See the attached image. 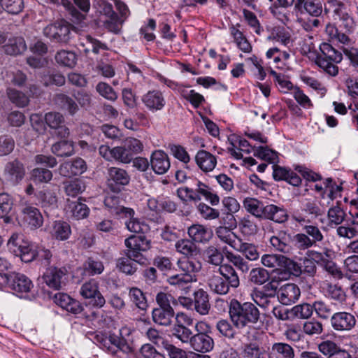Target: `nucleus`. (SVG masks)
<instances>
[{
	"label": "nucleus",
	"instance_id": "obj_16",
	"mask_svg": "<svg viewBox=\"0 0 358 358\" xmlns=\"http://www.w3.org/2000/svg\"><path fill=\"white\" fill-rule=\"evenodd\" d=\"M176 264L180 273L193 282L197 280L196 274L201 269V263L199 260L182 257L178 260Z\"/></svg>",
	"mask_w": 358,
	"mask_h": 358
},
{
	"label": "nucleus",
	"instance_id": "obj_55",
	"mask_svg": "<svg viewBox=\"0 0 358 358\" xmlns=\"http://www.w3.org/2000/svg\"><path fill=\"white\" fill-rule=\"evenodd\" d=\"M254 155L270 164H276L278 162V152L269 149L268 147H259L255 150Z\"/></svg>",
	"mask_w": 358,
	"mask_h": 358
},
{
	"label": "nucleus",
	"instance_id": "obj_31",
	"mask_svg": "<svg viewBox=\"0 0 358 358\" xmlns=\"http://www.w3.org/2000/svg\"><path fill=\"white\" fill-rule=\"evenodd\" d=\"M24 220L34 229L39 228L43 223V216L38 208L28 206L22 209Z\"/></svg>",
	"mask_w": 358,
	"mask_h": 358
},
{
	"label": "nucleus",
	"instance_id": "obj_26",
	"mask_svg": "<svg viewBox=\"0 0 358 358\" xmlns=\"http://www.w3.org/2000/svg\"><path fill=\"white\" fill-rule=\"evenodd\" d=\"M243 358H272L271 352L266 350L258 342H250L243 347Z\"/></svg>",
	"mask_w": 358,
	"mask_h": 358
},
{
	"label": "nucleus",
	"instance_id": "obj_43",
	"mask_svg": "<svg viewBox=\"0 0 358 358\" xmlns=\"http://www.w3.org/2000/svg\"><path fill=\"white\" fill-rule=\"evenodd\" d=\"M231 229L229 227H227V226H220L215 229V234L220 241L234 248L238 238Z\"/></svg>",
	"mask_w": 358,
	"mask_h": 358
},
{
	"label": "nucleus",
	"instance_id": "obj_61",
	"mask_svg": "<svg viewBox=\"0 0 358 358\" xmlns=\"http://www.w3.org/2000/svg\"><path fill=\"white\" fill-rule=\"evenodd\" d=\"M129 296L132 303L139 309L145 310L148 307L147 301L143 292L137 288L132 287L129 290Z\"/></svg>",
	"mask_w": 358,
	"mask_h": 358
},
{
	"label": "nucleus",
	"instance_id": "obj_5",
	"mask_svg": "<svg viewBox=\"0 0 358 358\" xmlns=\"http://www.w3.org/2000/svg\"><path fill=\"white\" fill-rule=\"evenodd\" d=\"M185 324L189 325L192 320L183 313H178L176 316V323L171 329L172 335L182 343L189 344L193 333Z\"/></svg>",
	"mask_w": 358,
	"mask_h": 358
},
{
	"label": "nucleus",
	"instance_id": "obj_17",
	"mask_svg": "<svg viewBox=\"0 0 358 358\" xmlns=\"http://www.w3.org/2000/svg\"><path fill=\"white\" fill-rule=\"evenodd\" d=\"M108 183L113 191H120V186L127 185L130 180L127 172L118 167H110L108 170Z\"/></svg>",
	"mask_w": 358,
	"mask_h": 358
},
{
	"label": "nucleus",
	"instance_id": "obj_18",
	"mask_svg": "<svg viewBox=\"0 0 358 358\" xmlns=\"http://www.w3.org/2000/svg\"><path fill=\"white\" fill-rule=\"evenodd\" d=\"M54 301L62 309L74 315L79 314L83 310V307L78 301L65 293H57L54 296Z\"/></svg>",
	"mask_w": 358,
	"mask_h": 358
},
{
	"label": "nucleus",
	"instance_id": "obj_48",
	"mask_svg": "<svg viewBox=\"0 0 358 358\" xmlns=\"http://www.w3.org/2000/svg\"><path fill=\"white\" fill-rule=\"evenodd\" d=\"M71 234L70 225L62 221H56L52 227V235L57 240H67Z\"/></svg>",
	"mask_w": 358,
	"mask_h": 358
},
{
	"label": "nucleus",
	"instance_id": "obj_45",
	"mask_svg": "<svg viewBox=\"0 0 358 358\" xmlns=\"http://www.w3.org/2000/svg\"><path fill=\"white\" fill-rule=\"evenodd\" d=\"M325 33L333 41H337L346 45H350L351 43V39L347 35V33H343L339 31L335 24H327L325 28Z\"/></svg>",
	"mask_w": 358,
	"mask_h": 358
},
{
	"label": "nucleus",
	"instance_id": "obj_12",
	"mask_svg": "<svg viewBox=\"0 0 358 358\" xmlns=\"http://www.w3.org/2000/svg\"><path fill=\"white\" fill-rule=\"evenodd\" d=\"M142 103L151 112L162 110L166 105L163 93L157 90H149L141 97Z\"/></svg>",
	"mask_w": 358,
	"mask_h": 358
},
{
	"label": "nucleus",
	"instance_id": "obj_25",
	"mask_svg": "<svg viewBox=\"0 0 358 358\" xmlns=\"http://www.w3.org/2000/svg\"><path fill=\"white\" fill-rule=\"evenodd\" d=\"M262 219L272 220L277 223H283L288 219L287 210L273 204L264 206Z\"/></svg>",
	"mask_w": 358,
	"mask_h": 358
},
{
	"label": "nucleus",
	"instance_id": "obj_51",
	"mask_svg": "<svg viewBox=\"0 0 358 358\" xmlns=\"http://www.w3.org/2000/svg\"><path fill=\"white\" fill-rule=\"evenodd\" d=\"M290 313L292 320L295 318L308 319L313 315V306L307 303L296 305L290 308Z\"/></svg>",
	"mask_w": 358,
	"mask_h": 358
},
{
	"label": "nucleus",
	"instance_id": "obj_60",
	"mask_svg": "<svg viewBox=\"0 0 358 358\" xmlns=\"http://www.w3.org/2000/svg\"><path fill=\"white\" fill-rule=\"evenodd\" d=\"M292 243L301 250H307L315 245L314 241L305 233H299L292 236Z\"/></svg>",
	"mask_w": 358,
	"mask_h": 358
},
{
	"label": "nucleus",
	"instance_id": "obj_13",
	"mask_svg": "<svg viewBox=\"0 0 358 358\" xmlns=\"http://www.w3.org/2000/svg\"><path fill=\"white\" fill-rule=\"evenodd\" d=\"M66 273L67 270L65 268L50 267L47 268L43 278L49 287L59 289L64 284Z\"/></svg>",
	"mask_w": 358,
	"mask_h": 358
},
{
	"label": "nucleus",
	"instance_id": "obj_11",
	"mask_svg": "<svg viewBox=\"0 0 358 358\" xmlns=\"http://www.w3.org/2000/svg\"><path fill=\"white\" fill-rule=\"evenodd\" d=\"M292 219L296 222V227H301L304 233L314 241L315 244L323 241L324 236L318 226L313 224V221L301 217L299 214H293Z\"/></svg>",
	"mask_w": 358,
	"mask_h": 358
},
{
	"label": "nucleus",
	"instance_id": "obj_22",
	"mask_svg": "<svg viewBox=\"0 0 358 358\" xmlns=\"http://www.w3.org/2000/svg\"><path fill=\"white\" fill-rule=\"evenodd\" d=\"M301 295L298 286L294 283H287L283 285L278 292L279 301L283 305H289L295 303Z\"/></svg>",
	"mask_w": 358,
	"mask_h": 358
},
{
	"label": "nucleus",
	"instance_id": "obj_9",
	"mask_svg": "<svg viewBox=\"0 0 358 358\" xmlns=\"http://www.w3.org/2000/svg\"><path fill=\"white\" fill-rule=\"evenodd\" d=\"M333 13L334 20L341 22L340 26L345 30L346 33L350 34L354 31L356 27L355 21L344 3L337 2L334 5Z\"/></svg>",
	"mask_w": 358,
	"mask_h": 358
},
{
	"label": "nucleus",
	"instance_id": "obj_33",
	"mask_svg": "<svg viewBox=\"0 0 358 358\" xmlns=\"http://www.w3.org/2000/svg\"><path fill=\"white\" fill-rule=\"evenodd\" d=\"M3 48L7 55H17L27 50V45L22 37H12L7 40Z\"/></svg>",
	"mask_w": 358,
	"mask_h": 358
},
{
	"label": "nucleus",
	"instance_id": "obj_32",
	"mask_svg": "<svg viewBox=\"0 0 358 358\" xmlns=\"http://www.w3.org/2000/svg\"><path fill=\"white\" fill-rule=\"evenodd\" d=\"M175 315L173 308H154L152 312V320L155 324L168 327L172 324Z\"/></svg>",
	"mask_w": 358,
	"mask_h": 358
},
{
	"label": "nucleus",
	"instance_id": "obj_19",
	"mask_svg": "<svg viewBox=\"0 0 358 358\" xmlns=\"http://www.w3.org/2000/svg\"><path fill=\"white\" fill-rule=\"evenodd\" d=\"M116 214L124 215L126 218H129V221L125 222L127 229L133 233H143L148 229V226L140 222L138 219L134 218V211L133 209L125 207H120L117 208Z\"/></svg>",
	"mask_w": 358,
	"mask_h": 358
},
{
	"label": "nucleus",
	"instance_id": "obj_34",
	"mask_svg": "<svg viewBox=\"0 0 358 358\" xmlns=\"http://www.w3.org/2000/svg\"><path fill=\"white\" fill-rule=\"evenodd\" d=\"M218 270L220 276L231 285V288L236 289L239 286L240 279L232 265L229 264H222Z\"/></svg>",
	"mask_w": 358,
	"mask_h": 358
},
{
	"label": "nucleus",
	"instance_id": "obj_20",
	"mask_svg": "<svg viewBox=\"0 0 358 358\" xmlns=\"http://www.w3.org/2000/svg\"><path fill=\"white\" fill-rule=\"evenodd\" d=\"M150 166L155 173L162 175L168 171L171 164L168 155L163 150H157L150 156Z\"/></svg>",
	"mask_w": 358,
	"mask_h": 358
},
{
	"label": "nucleus",
	"instance_id": "obj_56",
	"mask_svg": "<svg viewBox=\"0 0 358 358\" xmlns=\"http://www.w3.org/2000/svg\"><path fill=\"white\" fill-rule=\"evenodd\" d=\"M166 281L170 285L174 286L181 290H185V292H187V289L189 288L188 285L193 282L187 276L180 273L168 277Z\"/></svg>",
	"mask_w": 358,
	"mask_h": 358
},
{
	"label": "nucleus",
	"instance_id": "obj_35",
	"mask_svg": "<svg viewBox=\"0 0 358 358\" xmlns=\"http://www.w3.org/2000/svg\"><path fill=\"white\" fill-rule=\"evenodd\" d=\"M271 355L272 358H294V350L288 343L277 342L272 344Z\"/></svg>",
	"mask_w": 358,
	"mask_h": 358
},
{
	"label": "nucleus",
	"instance_id": "obj_42",
	"mask_svg": "<svg viewBox=\"0 0 358 358\" xmlns=\"http://www.w3.org/2000/svg\"><path fill=\"white\" fill-rule=\"evenodd\" d=\"M243 205L248 213L257 218L262 219L264 206L257 199L247 197L243 200Z\"/></svg>",
	"mask_w": 358,
	"mask_h": 358
},
{
	"label": "nucleus",
	"instance_id": "obj_39",
	"mask_svg": "<svg viewBox=\"0 0 358 358\" xmlns=\"http://www.w3.org/2000/svg\"><path fill=\"white\" fill-rule=\"evenodd\" d=\"M85 182L81 178H74L64 182V189L66 194L72 197H76L85 189Z\"/></svg>",
	"mask_w": 358,
	"mask_h": 358
},
{
	"label": "nucleus",
	"instance_id": "obj_29",
	"mask_svg": "<svg viewBox=\"0 0 358 358\" xmlns=\"http://www.w3.org/2000/svg\"><path fill=\"white\" fill-rule=\"evenodd\" d=\"M10 287L18 294H27L31 291L34 285L28 277L22 273H15L10 281Z\"/></svg>",
	"mask_w": 358,
	"mask_h": 358
},
{
	"label": "nucleus",
	"instance_id": "obj_10",
	"mask_svg": "<svg viewBox=\"0 0 358 358\" xmlns=\"http://www.w3.org/2000/svg\"><path fill=\"white\" fill-rule=\"evenodd\" d=\"M262 264L268 268L287 267L291 268V266L296 273L301 272V268L298 265L286 257L281 255L265 254L262 256Z\"/></svg>",
	"mask_w": 358,
	"mask_h": 358
},
{
	"label": "nucleus",
	"instance_id": "obj_46",
	"mask_svg": "<svg viewBox=\"0 0 358 358\" xmlns=\"http://www.w3.org/2000/svg\"><path fill=\"white\" fill-rule=\"evenodd\" d=\"M38 201L43 208H55L57 198L55 192L49 189H43L36 194Z\"/></svg>",
	"mask_w": 358,
	"mask_h": 358
},
{
	"label": "nucleus",
	"instance_id": "obj_8",
	"mask_svg": "<svg viewBox=\"0 0 358 358\" xmlns=\"http://www.w3.org/2000/svg\"><path fill=\"white\" fill-rule=\"evenodd\" d=\"M25 174L24 164L18 159L10 161L5 165L4 176L13 185H18L24 179Z\"/></svg>",
	"mask_w": 358,
	"mask_h": 358
},
{
	"label": "nucleus",
	"instance_id": "obj_54",
	"mask_svg": "<svg viewBox=\"0 0 358 358\" xmlns=\"http://www.w3.org/2000/svg\"><path fill=\"white\" fill-rule=\"evenodd\" d=\"M0 6L3 10L11 15H17L24 8L23 0H0Z\"/></svg>",
	"mask_w": 358,
	"mask_h": 358
},
{
	"label": "nucleus",
	"instance_id": "obj_50",
	"mask_svg": "<svg viewBox=\"0 0 358 358\" xmlns=\"http://www.w3.org/2000/svg\"><path fill=\"white\" fill-rule=\"evenodd\" d=\"M196 191L200 196H203L212 206H217L219 204L220 197L216 194L213 193L211 188L206 184L198 181Z\"/></svg>",
	"mask_w": 358,
	"mask_h": 358
},
{
	"label": "nucleus",
	"instance_id": "obj_7",
	"mask_svg": "<svg viewBox=\"0 0 358 358\" xmlns=\"http://www.w3.org/2000/svg\"><path fill=\"white\" fill-rule=\"evenodd\" d=\"M197 323L195 326L196 333L193 334L189 345L190 348L198 352L206 353L211 351L214 347L213 338L206 332L199 331Z\"/></svg>",
	"mask_w": 358,
	"mask_h": 358
},
{
	"label": "nucleus",
	"instance_id": "obj_2",
	"mask_svg": "<svg viewBox=\"0 0 358 358\" xmlns=\"http://www.w3.org/2000/svg\"><path fill=\"white\" fill-rule=\"evenodd\" d=\"M343 59L342 53L328 43L320 45V53L317 55L315 63L326 73L335 76L338 73L337 64Z\"/></svg>",
	"mask_w": 358,
	"mask_h": 358
},
{
	"label": "nucleus",
	"instance_id": "obj_36",
	"mask_svg": "<svg viewBox=\"0 0 358 358\" xmlns=\"http://www.w3.org/2000/svg\"><path fill=\"white\" fill-rule=\"evenodd\" d=\"M127 248L147 251L150 248V241L143 235H132L124 240Z\"/></svg>",
	"mask_w": 358,
	"mask_h": 358
},
{
	"label": "nucleus",
	"instance_id": "obj_6",
	"mask_svg": "<svg viewBox=\"0 0 358 358\" xmlns=\"http://www.w3.org/2000/svg\"><path fill=\"white\" fill-rule=\"evenodd\" d=\"M81 296L90 299V303L94 307L101 308L106 303V300L99 290V283L94 279H91L85 282L80 288Z\"/></svg>",
	"mask_w": 358,
	"mask_h": 358
},
{
	"label": "nucleus",
	"instance_id": "obj_37",
	"mask_svg": "<svg viewBox=\"0 0 358 358\" xmlns=\"http://www.w3.org/2000/svg\"><path fill=\"white\" fill-rule=\"evenodd\" d=\"M208 285L210 289L215 294L225 295L229 293L231 285H229L221 276L213 275L209 278Z\"/></svg>",
	"mask_w": 358,
	"mask_h": 358
},
{
	"label": "nucleus",
	"instance_id": "obj_53",
	"mask_svg": "<svg viewBox=\"0 0 358 358\" xmlns=\"http://www.w3.org/2000/svg\"><path fill=\"white\" fill-rule=\"evenodd\" d=\"M336 233L340 237L348 239L358 236V222L353 220L350 223L338 227Z\"/></svg>",
	"mask_w": 358,
	"mask_h": 358
},
{
	"label": "nucleus",
	"instance_id": "obj_59",
	"mask_svg": "<svg viewBox=\"0 0 358 358\" xmlns=\"http://www.w3.org/2000/svg\"><path fill=\"white\" fill-rule=\"evenodd\" d=\"M269 279V273L262 267L254 268L250 271L249 280L254 284L263 285Z\"/></svg>",
	"mask_w": 358,
	"mask_h": 358
},
{
	"label": "nucleus",
	"instance_id": "obj_38",
	"mask_svg": "<svg viewBox=\"0 0 358 358\" xmlns=\"http://www.w3.org/2000/svg\"><path fill=\"white\" fill-rule=\"evenodd\" d=\"M176 251L186 257L196 255L198 254V248L196 245L191 240L182 238L176 241L175 244Z\"/></svg>",
	"mask_w": 358,
	"mask_h": 358
},
{
	"label": "nucleus",
	"instance_id": "obj_52",
	"mask_svg": "<svg viewBox=\"0 0 358 358\" xmlns=\"http://www.w3.org/2000/svg\"><path fill=\"white\" fill-rule=\"evenodd\" d=\"M238 227L241 232L245 236L255 235L258 231L257 225L251 216L248 215H245L240 220Z\"/></svg>",
	"mask_w": 358,
	"mask_h": 358
},
{
	"label": "nucleus",
	"instance_id": "obj_62",
	"mask_svg": "<svg viewBox=\"0 0 358 358\" xmlns=\"http://www.w3.org/2000/svg\"><path fill=\"white\" fill-rule=\"evenodd\" d=\"M227 260L243 273H247L250 269L248 262L240 255L234 254L232 252L226 253Z\"/></svg>",
	"mask_w": 358,
	"mask_h": 358
},
{
	"label": "nucleus",
	"instance_id": "obj_1",
	"mask_svg": "<svg viewBox=\"0 0 358 358\" xmlns=\"http://www.w3.org/2000/svg\"><path fill=\"white\" fill-rule=\"evenodd\" d=\"M229 316L233 325L238 329L257 323L260 312L257 306L251 302L241 303L236 299L229 304Z\"/></svg>",
	"mask_w": 358,
	"mask_h": 358
},
{
	"label": "nucleus",
	"instance_id": "obj_41",
	"mask_svg": "<svg viewBox=\"0 0 358 358\" xmlns=\"http://www.w3.org/2000/svg\"><path fill=\"white\" fill-rule=\"evenodd\" d=\"M51 151L58 157H70L75 152L73 142L65 140L57 142L52 145Z\"/></svg>",
	"mask_w": 358,
	"mask_h": 358
},
{
	"label": "nucleus",
	"instance_id": "obj_30",
	"mask_svg": "<svg viewBox=\"0 0 358 358\" xmlns=\"http://www.w3.org/2000/svg\"><path fill=\"white\" fill-rule=\"evenodd\" d=\"M234 249L241 253L249 261L257 260L260 255L257 245L243 242L241 238H238L237 244L234 245Z\"/></svg>",
	"mask_w": 358,
	"mask_h": 358
},
{
	"label": "nucleus",
	"instance_id": "obj_44",
	"mask_svg": "<svg viewBox=\"0 0 358 358\" xmlns=\"http://www.w3.org/2000/svg\"><path fill=\"white\" fill-rule=\"evenodd\" d=\"M204 259L215 266L222 265L224 261L223 252L214 245L208 246L203 251Z\"/></svg>",
	"mask_w": 358,
	"mask_h": 358
},
{
	"label": "nucleus",
	"instance_id": "obj_15",
	"mask_svg": "<svg viewBox=\"0 0 358 358\" xmlns=\"http://www.w3.org/2000/svg\"><path fill=\"white\" fill-rule=\"evenodd\" d=\"M87 170V164L84 159L76 157L73 160L66 161L59 168V173L64 177L81 175Z\"/></svg>",
	"mask_w": 358,
	"mask_h": 358
},
{
	"label": "nucleus",
	"instance_id": "obj_58",
	"mask_svg": "<svg viewBox=\"0 0 358 358\" xmlns=\"http://www.w3.org/2000/svg\"><path fill=\"white\" fill-rule=\"evenodd\" d=\"M270 41H275L284 45H288L292 43L290 34L283 27H276L273 29L271 34L268 36Z\"/></svg>",
	"mask_w": 358,
	"mask_h": 358
},
{
	"label": "nucleus",
	"instance_id": "obj_14",
	"mask_svg": "<svg viewBox=\"0 0 358 358\" xmlns=\"http://www.w3.org/2000/svg\"><path fill=\"white\" fill-rule=\"evenodd\" d=\"M356 324L355 316L348 312H338L331 317V324L336 331L351 330Z\"/></svg>",
	"mask_w": 358,
	"mask_h": 358
},
{
	"label": "nucleus",
	"instance_id": "obj_28",
	"mask_svg": "<svg viewBox=\"0 0 358 358\" xmlns=\"http://www.w3.org/2000/svg\"><path fill=\"white\" fill-rule=\"evenodd\" d=\"M195 161L197 166L203 172L212 171L217 165L215 156L203 150L197 152Z\"/></svg>",
	"mask_w": 358,
	"mask_h": 358
},
{
	"label": "nucleus",
	"instance_id": "obj_47",
	"mask_svg": "<svg viewBox=\"0 0 358 358\" xmlns=\"http://www.w3.org/2000/svg\"><path fill=\"white\" fill-rule=\"evenodd\" d=\"M301 212L302 213H294V214H299L301 217L309 219L310 221H313L315 219L322 215L320 208L313 201L306 203L301 208Z\"/></svg>",
	"mask_w": 358,
	"mask_h": 358
},
{
	"label": "nucleus",
	"instance_id": "obj_27",
	"mask_svg": "<svg viewBox=\"0 0 358 358\" xmlns=\"http://www.w3.org/2000/svg\"><path fill=\"white\" fill-rule=\"evenodd\" d=\"M194 310L201 315H208L210 309L209 296L203 289H199L193 294Z\"/></svg>",
	"mask_w": 358,
	"mask_h": 358
},
{
	"label": "nucleus",
	"instance_id": "obj_24",
	"mask_svg": "<svg viewBox=\"0 0 358 358\" xmlns=\"http://www.w3.org/2000/svg\"><path fill=\"white\" fill-rule=\"evenodd\" d=\"M269 242L275 250L283 253H289L292 248V235L284 231L271 236Z\"/></svg>",
	"mask_w": 358,
	"mask_h": 358
},
{
	"label": "nucleus",
	"instance_id": "obj_4",
	"mask_svg": "<svg viewBox=\"0 0 358 358\" xmlns=\"http://www.w3.org/2000/svg\"><path fill=\"white\" fill-rule=\"evenodd\" d=\"M73 27L66 20H61L47 25L43 29V34L51 41L66 44L72 37Z\"/></svg>",
	"mask_w": 358,
	"mask_h": 358
},
{
	"label": "nucleus",
	"instance_id": "obj_57",
	"mask_svg": "<svg viewBox=\"0 0 358 358\" xmlns=\"http://www.w3.org/2000/svg\"><path fill=\"white\" fill-rule=\"evenodd\" d=\"M41 82L45 86L55 85L62 86L65 84V77L60 73H43L41 76Z\"/></svg>",
	"mask_w": 358,
	"mask_h": 358
},
{
	"label": "nucleus",
	"instance_id": "obj_21",
	"mask_svg": "<svg viewBox=\"0 0 358 358\" xmlns=\"http://www.w3.org/2000/svg\"><path fill=\"white\" fill-rule=\"evenodd\" d=\"M187 234L191 240L195 243H206L213 237V231L201 224H194L188 227Z\"/></svg>",
	"mask_w": 358,
	"mask_h": 358
},
{
	"label": "nucleus",
	"instance_id": "obj_40",
	"mask_svg": "<svg viewBox=\"0 0 358 358\" xmlns=\"http://www.w3.org/2000/svg\"><path fill=\"white\" fill-rule=\"evenodd\" d=\"M55 102L62 109L66 110L71 115H74L79 110L78 105L75 100L64 94H57Z\"/></svg>",
	"mask_w": 358,
	"mask_h": 358
},
{
	"label": "nucleus",
	"instance_id": "obj_23",
	"mask_svg": "<svg viewBox=\"0 0 358 358\" xmlns=\"http://www.w3.org/2000/svg\"><path fill=\"white\" fill-rule=\"evenodd\" d=\"M273 178L276 181L285 180L293 186H299L301 182V178L291 169L273 165Z\"/></svg>",
	"mask_w": 358,
	"mask_h": 358
},
{
	"label": "nucleus",
	"instance_id": "obj_49",
	"mask_svg": "<svg viewBox=\"0 0 358 358\" xmlns=\"http://www.w3.org/2000/svg\"><path fill=\"white\" fill-rule=\"evenodd\" d=\"M55 59L58 64L69 68H73L76 65L77 60L74 52L64 50L58 51L55 56Z\"/></svg>",
	"mask_w": 358,
	"mask_h": 358
},
{
	"label": "nucleus",
	"instance_id": "obj_63",
	"mask_svg": "<svg viewBox=\"0 0 358 358\" xmlns=\"http://www.w3.org/2000/svg\"><path fill=\"white\" fill-rule=\"evenodd\" d=\"M235 327L227 320H220L216 324V329L223 336L233 339L236 335Z\"/></svg>",
	"mask_w": 358,
	"mask_h": 358
},
{
	"label": "nucleus",
	"instance_id": "obj_64",
	"mask_svg": "<svg viewBox=\"0 0 358 358\" xmlns=\"http://www.w3.org/2000/svg\"><path fill=\"white\" fill-rule=\"evenodd\" d=\"M313 311L314 310L317 316L323 320H327L332 314V310L330 305L326 303L322 300H317L313 303Z\"/></svg>",
	"mask_w": 358,
	"mask_h": 358
},
{
	"label": "nucleus",
	"instance_id": "obj_3",
	"mask_svg": "<svg viewBox=\"0 0 358 358\" xmlns=\"http://www.w3.org/2000/svg\"><path fill=\"white\" fill-rule=\"evenodd\" d=\"M8 250L24 262H31L36 257L35 246L25 239L22 233L14 232L7 241Z\"/></svg>",
	"mask_w": 358,
	"mask_h": 358
}]
</instances>
